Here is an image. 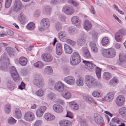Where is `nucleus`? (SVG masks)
Here are the masks:
<instances>
[{"instance_id":"nucleus-23","label":"nucleus","mask_w":126,"mask_h":126,"mask_svg":"<svg viewBox=\"0 0 126 126\" xmlns=\"http://www.w3.org/2000/svg\"><path fill=\"white\" fill-rule=\"evenodd\" d=\"M101 53L103 56L107 58H110V48L103 49L102 50Z\"/></svg>"},{"instance_id":"nucleus-12","label":"nucleus","mask_w":126,"mask_h":126,"mask_svg":"<svg viewBox=\"0 0 126 126\" xmlns=\"http://www.w3.org/2000/svg\"><path fill=\"white\" fill-rule=\"evenodd\" d=\"M94 119L95 123L97 124H100L104 123L103 118L98 113H95L94 114Z\"/></svg>"},{"instance_id":"nucleus-1","label":"nucleus","mask_w":126,"mask_h":126,"mask_svg":"<svg viewBox=\"0 0 126 126\" xmlns=\"http://www.w3.org/2000/svg\"><path fill=\"white\" fill-rule=\"evenodd\" d=\"M85 81L86 85L89 88H96L102 86L101 83L91 75H86L85 78Z\"/></svg>"},{"instance_id":"nucleus-4","label":"nucleus","mask_w":126,"mask_h":126,"mask_svg":"<svg viewBox=\"0 0 126 126\" xmlns=\"http://www.w3.org/2000/svg\"><path fill=\"white\" fill-rule=\"evenodd\" d=\"M9 63V59L7 57L1 59L0 58V66L2 70L6 71L8 68V65Z\"/></svg>"},{"instance_id":"nucleus-54","label":"nucleus","mask_w":126,"mask_h":126,"mask_svg":"<svg viewBox=\"0 0 126 126\" xmlns=\"http://www.w3.org/2000/svg\"><path fill=\"white\" fill-rule=\"evenodd\" d=\"M55 96V94L52 92H51L48 94L47 95V98L50 100H51L54 98Z\"/></svg>"},{"instance_id":"nucleus-39","label":"nucleus","mask_w":126,"mask_h":126,"mask_svg":"<svg viewBox=\"0 0 126 126\" xmlns=\"http://www.w3.org/2000/svg\"><path fill=\"white\" fill-rule=\"evenodd\" d=\"M62 96L66 99L70 98L71 96V94L70 92L67 91H64L62 94Z\"/></svg>"},{"instance_id":"nucleus-20","label":"nucleus","mask_w":126,"mask_h":126,"mask_svg":"<svg viewBox=\"0 0 126 126\" xmlns=\"http://www.w3.org/2000/svg\"><path fill=\"white\" fill-rule=\"evenodd\" d=\"M18 19L20 23L23 24L27 21V19L23 13L21 12L18 15Z\"/></svg>"},{"instance_id":"nucleus-22","label":"nucleus","mask_w":126,"mask_h":126,"mask_svg":"<svg viewBox=\"0 0 126 126\" xmlns=\"http://www.w3.org/2000/svg\"><path fill=\"white\" fill-rule=\"evenodd\" d=\"M62 44L58 43L56 45V52L58 55H61L62 53Z\"/></svg>"},{"instance_id":"nucleus-36","label":"nucleus","mask_w":126,"mask_h":126,"mask_svg":"<svg viewBox=\"0 0 126 126\" xmlns=\"http://www.w3.org/2000/svg\"><path fill=\"white\" fill-rule=\"evenodd\" d=\"M7 85L8 88L10 90L12 91L14 89V84L12 81H9L7 82Z\"/></svg>"},{"instance_id":"nucleus-52","label":"nucleus","mask_w":126,"mask_h":126,"mask_svg":"<svg viewBox=\"0 0 126 126\" xmlns=\"http://www.w3.org/2000/svg\"><path fill=\"white\" fill-rule=\"evenodd\" d=\"M68 31L71 34H74L76 32V28L73 27H70L69 28Z\"/></svg>"},{"instance_id":"nucleus-6","label":"nucleus","mask_w":126,"mask_h":126,"mask_svg":"<svg viewBox=\"0 0 126 126\" xmlns=\"http://www.w3.org/2000/svg\"><path fill=\"white\" fill-rule=\"evenodd\" d=\"M50 24V21L48 18H44L43 19L41 22V28L39 29V30L42 31L44 29L48 28Z\"/></svg>"},{"instance_id":"nucleus-45","label":"nucleus","mask_w":126,"mask_h":126,"mask_svg":"<svg viewBox=\"0 0 126 126\" xmlns=\"http://www.w3.org/2000/svg\"><path fill=\"white\" fill-rule=\"evenodd\" d=\"M77 85L78 86H81L83 85V79L80 78L77 79L76 81Z\"/></svg>"},{"instance_id":"nucleus-42","label":"nucleus","mask_w":126,"mask_h":126,"mask_svg":"<svg viewBox=\"0 0 126 126\" xmlns=\"http://www.w3.org/2000/svg\"><path fill=\"white\" fill-rule=\"evenodd\" d=\"M118 82V80L117 78L114 77L111 80V86L114 87L115 86Z\"/></svg>"},{"instance_id":"nucleus-7","label":"nucleus","mask_w":126,"mask_h":126,"mask_svg":"<svg viewBox=\"0 0 126 126\" xmlns=\"http://www.w3.org/2000/svg\"><path fill=\"white\" fill-rule=\"evenodd\" d=\"M22 4L20 0H15L14 3L13 10L16 13L20 11L21 8Z\"/></svg>"},{"instance_id":"nucleus-59","label":"nucleus","mask_w":126,"mask_h":126,"mask_svg":"<svg viewBox=\"0 0 126 126\" xmlns=\"http://www.w3.org/2000/svg\"><path fill=\"white\" fill-rule=\"evenodd\" d=\"M121 120H119L117 117H114L112 119V121L113 123H116L118 124H120L121 122Z\"/></svg>"},{"instance_id":"nucleus-8","label":"nucleus","mask_w":126,"mask_h":126,"mask_svg":"<svg viewBox=\"0 0 126 126\" xmlns=\"http://www.w3.org/2000/svg\"><path fill=\"white\" fill-rule=\"evenodd\" d=\"M63 11L66 14L70 15L74 12L73 8L70 6H65L63 8Z\"/></svg>"},{"instance_id":"nucleus-24","label":"nucleus","mask_w":126,"mask_h":126,"mask_svg":"<svg viewBox=\"0 0 126 126\" xmlns=\"http://www.w3.org/2000/svg\"><path fill=\"white\" fill-rule=\"evenodd\" d=\"M85 41V38L84 36H81L78 39V45L79 46H82L84 44Z\"/></svg>"},{"instance_id":"nucleus-21","label":"nucleus","mask_w":126,"mask_h":126,"mask_svg":"<svg viewBox=\"0 0 126 126\" xmlns=\"http://www.w3.org/2000/svg\"><path fill=\"white\" fill-rule=\"evenodd\" d=\"M53 109L54 111L58 113L62 112L63 110L62 107L58 104L54 105L53 106Z\"/></svg>"},{"instance_id":"nucleus-16","label":"nucleus","mask_w":126,"mask_h":126,"mask_svg":"<svg viewBox=\"0 0 126 126\" xmlns=\"http://www.w3.org/2000/svg\"><path fill=\"white\" fill-rule=\"evenodd\" d=\"M47 109L46 107L44 106L40 107L36 111V114L37 117H41L43 114L44 111Z\"/></svg>"},{"instance_id":"nucleus-50","label":"nucleus","mask_w":126,"mask_h":126,"mask_svg":"<svg viewBox=\"0 0 126 126\" xmlns=\"http://www.w3.org/2000/svg\"><path fill=\"white\" fill-rule=\"evenodd\" d=\"M109 41L108 37H105L102 39L101 41V43L103 46L106 45L109 43Z\"/></svg>"},{"instance_id":"nucleus-40","label":"nucleus","mask_w":126,"mask_h":126,"mask_svg":"<svg viewBox=\"0 0 126 126\" xmlns=\"http://www.w3.org/2000/svg\"><path fill=\"white\" fill-rule=\"evenodd\" d=\"M14 116L17 119H19L21 117V111L18 108H16L15 110V114Z\"/></svg>"},{"instance_id":"nucleus-48","label":"nucleus","mask_w":126,"mask_h":126,"mask_svg":"<svg viewBox=\"0 0 126 126\" xmlns=\"http://www.w3.org/2000/svg\"><path fill=\"white\" fill-rule=\"evenodd\" d=\"M56 29L58 31L61 30L62 29V26L61 24L59 22H56L55 24Z\"/></svg>"},{"instance_id":"nucleus-10","label":"nucleus","mask_w":126,"mask_h":126,"mask_svg":"<svg viewBox=\"0 0 126 126\" xmlns=\"http://www.w3.org/2000/svg\"><path fill=\"white\" fill-rule=\"evenodd\" d=\"M41 57L43 60L47 62H51L53 60L52 56L49 53H44L42 55Z\"/></svg>"},{"instance_id":"nucleus-3","label":"nucleus","mask_w":126,"mask_h":126,"mask_svg":"<svg viewBox=\"0 0 126 126\" xmlns=\"http://www.w3.org/2000/svg\"><path fill=\"white\" fill-rule=\"evenodd\" d=\"M33 83L35 85L40 88H43L44 85L42 78L41 76L38 75H35Z\"/></svg>"},{"instance_id":"nucleus-49","label":"nucleus","mask_w":126,"mask_h":126,"mask_svg":"<svg viewBox=\"0 0 126 126\" xmlns=\"http://www.w3.org/2000/svg\"><path fill=\"white\" fill-rule=\"evenodd\" d=\"M44 94V91L41 89H39L35 93V94L38 96L41 97Z\"/></svg>"},{"instance_id":"nucleus-56","label":"nucleus","mask_w":126,"mask_h":126,"mask_svg":"<svg viewBox=\"0 0 126 126\" xmlns=\"http://www.w3.org/2000/svg\"><path fill=\"white\" fill-rule=\"evenodd\" d=\"M104 78L107 80L109 79L110 78V74L107 72H104L103 75Z\"/></svg>"},{"instance_id":"nucleus-11","label":"nucleus","mask_w":126,"mask_h":126,"mask_svg":"<svg viewBox=\"0 0 126 126\" xmlns=\"http://www.w3.org/2000/svg\"><path fill=\"white\" fill-rule=\"evenodd\" d=\"M24 118L27 121H32L34 119V115L32 112H28L25 113L24 115Z\"/></svg>"},{"instance_id":"nucleus-25","label":"nucleus","mask_w":126,"mask_h":126,"mask_svg":"<svg viewBox=\"0 0 126 126\" xmlns=\"http://www.w3.org/2000/svg\"><path fill=\"white\" fill-rule=\"evenodd\" d=\"M59 124L61 126H70L71 122L69 121L63 120L60 121Z\"/></svg>"},{"instance_id":"nucleus-19","label":"nucleus","mask_w":126,"mask_h":126,"mask_svg":"<svg viewBox=\"0 0 126 126\" xmlns=\"http://www.w3.org/2000/svg\"><path fill=\"white\" fill-rule=\"evenodd\" d=\"M83 27L85 30L88 31L91 30L92 25L91 22L87 19L85 20L83 24Z\"/></svg>"},{"instance_id":"nucleus-28","label":"nucleus","mask_w":126,"mask_h":126,"mask_svg":"<svg viewBox=\"0 0 126 126\" xmlns=\"http://www.w3.org/2000/svg\"><path fill=\"white\" fill-rule=\"evenodd\" d=\"M82 50L84 53V57L86 58H89L91 57V55L87 48L84 47L82 48Z\"/></svg>"},{"instance_id":"nucleus-33","label":"nucleus","mask_w":126,"mask_h":126,"mask_svg":"<svg viewBox=\"0 0 126 126\" xmlns=\"http://www.w3.org/2000/svg\"><path fill=\"white\" fill-rule=\"evenodd\" d=\"M44 117L45 119L48 121H51L55 118V117L54 115H51L48 113L45 114Z\"/></svg>"},{"instance_id":"nucleus-30","label":"nucleus","mask_w":126,"mask_h":126,"mask_svg":"<svg viewBox=\"0 0 126 126\" xmlns=\"http://www.w3.org/2000/svg\"><path fill=\"white\" fill-rule=\"evenodd\" d=\"M64 47L65 52L67 54H70L73 51L72 49L67 44H65L64 45Z\"/></svg>"},{"instance_id":"nucleus-14","label":"nucleus","mask_w":126,"mask_h":126,"mask_svg":"<svg viewBox=\"0 0 126 126\" xmlns=\"http://www.w3.org/2000/svg\"><path fill=\"white\" fill-rule=\"evenodd\" d=\"M58 36L59 39L63 42H65L67 38V34L64 31L59 32L58 34Z\"/></svg>"},{"instance_id":"nucleus-43","label":"nucleus","mask_w":126,"mask_h":126,"mask_svg":"<svg viewBox=\"0 0 126 126\" xmlns=\"http://www.w3.org/2000/svg\"><path fill=\"white\" fill-rule=\"evenodd\" d=\"M27 28L29 30H32L35 28V24L32 22L29 23L27 26Z\"/></svg>"},{"instance_id":"nucleus-5","label":"nucleus","mask_w":126,"mask_h":126,"mask_svg":"<svg viewBox=\"0 0 126 126\" xmlns=\"http://www.w3.org/2000/svg\"><path fill=\"white\" fill-rule=\"evenodd\" d=\"M10 73L13 79L15 82H18L19 80V75L15 68L12 66L10 68Z\"/></svg>"},{"instance_id":"nucleus-35","label":"nucleus","mask_w":126,"mask_h":126,"mask_svg":"<svg viewBox=\"0 0 126 126\" xmlns=\"http://www.w3.org/2000/svg\"><path fill=\"white\" fill-rule=\"evenodd\" d=\"M126 61L125 57L123 56L119 55V59L118 61V64H122L125 63Z\"/></svg>"},{"instance_id":"nucleus-27","label":"nucleus","mask_w":126,"mask_h":126,"mask_svg":"<svg viewBox=\"0 0 126 126\" xmlns=\"http://www.w3.org/2000/svg\"><path fill=\"white\" fill-rule=\"evenodd\" d=\"M69 106L71 107V109L73 110H76L79 108V105L74 102H70L69 103Z\"/></svg>"},{"instance_id":"nucleus-46","label":"nucleus","mask_w":126,"mask_h":126,"mask_svg":"<svg viewBox=\"0 0 126 126\" xmlns=\"http://www.w3.org/2000/svg\"><path fill=\"white\" fill-rule=\"evenodd\" d=\"M44 64L41 61H39L34 64V66L37 68H41L43 67Z\"/></svg>"},{"instance_id":"nucleus-55","label":"nucleus","mask_w":126,"mask_h":126,"mask_svg":"<svg viewBox=\"0 0 126 126\" xmlns=\"http://www.w3.org/2000/svg\"><path fill=\"white\" fill-rule=\"evenodd\" d=\"M12 0H5V7L6 8H9L11 6Z\"/></svg>"},{"instance_id":"nucleus-29","label":"nucleus","mask_w":126,"mask_h":126,"mask_svg":"<svg viewBox=\"0 0 126 126\" xmlns=\"http://www.w3.org/2000/svg\"><path fill=\"white\" fill-rule=\"evenodd\" d=\"M18 62L19 64L22 66H25L27 62V59L24 57H21L19 59Z\"/></svg>"},{"instance_id":"nucleus-18","label":"nucleus","mask_w":126,"mask_h":126,"mask_svg":"<svg viewBox=\"0 0 126 126\" xmlns=\"http://www.w3.org/2000/svg\"><path fill=\"white\" fill-rule=\"evenodd\" d=\"M72 23L76 26H79L81 24V22L79 17L77 16H74L71 19Z\"/></svg>"},{"instance_id":"nucleus-15","label":"nucleus","mask_w":126,"mask_h":126,"mask_svg":"<svg viewBox=\"0 0 126 126\" xmlns=\"http://www.w3.org/2000/svg\"><path fill=\"white\" fill-rule=\"evenodd\" d=\"M55 89L59 92H62L64 90V86L63 84L60 82H57L54 85Z\"/></svg>"},{"instance_id":"nucleus-26","label":"nucleus","mask_w":126,"mask_h":126,"mask_svg":"<svg viewBox=\"0 0 126 126\" xmlns=\"http://www.w3.org/2000/svg\"><path fill=\"white\" fill-rule=\"evenodd\" d=\"M69 106L71 107V109L73 110H76L79 108V105L74 102H70L69 103Z\"/></svg>"},{"instance_id":"nucleus-38","label":"nucleus","mask_w":126,"mask_h":126,"mask_svg":"<svg viewBox=\"0 0 126 126\" xmlns=\"http://www.w3.org/2000/svg\"><path fill=\"white\" fill-rule=\"evenodd\" d=\"M44 72L45 73L48 75H51L52 74L53 71L51 67L48 66L45 69Z\"/></svg>"},{"instance_id":"nucleus-58","label":"nucleus","mask_w":126,"mask_h":126,"mask_svg":"<svg viewBox=\"0 0 126 126\" xmlns=\"http://www.w3.org/2000/svg\"><path fill=\"white\" fill-rule=\"evenodd\" d=\"M65 42H66L67 43L72 46H74L76 43L75 42L68 39L67 38V40H66Z\"/></svg>"},{"instance_id":"nucleus-31","label":"nucleus","mask_w":126,"mask_h":126,"mask_svg":"<svg viewBox=\"0 0 126 126\" xmlns=\"http://www.w3.org/2000/svg\"><path fill=\"white\" fill-rule=\"evenodd\" d=\"M115 39L117 42H120L122 40L123 38V36L117 32L114 35Z\"/></svg>"},{"instance_id":"nucleus-62","label":"nucleus","mask_w":126,"mask_h":126,"mask_svg":"<svg viewBox=\"0 0 126 126\" xmlns=\"http://www.w3.org/2000/svg\"><path fill=\"white\" fill-rule=\"evenodd\" d=\"M59 0H51L50 3L51 5L54 6L57 4L58 3Z\"/></svg>"},{"instance_id":"nucleus-9","label":"nucleus","mask_w":126,"mask_h":126,"mask_svg":"<svg viewBox=\"0 0 126 126\" xmlns=\"http://www.w3.org/2000/svg\"><path fill=\"white\" fill-rule=\"evenodd\" d=\"M125 100V98L124 96L122 95H120L116 98V102L117 106L120 107L124 104Z\"/></svg>"},{"instance_id":"nucleus-44","label":"nucleus","mask_w":126,"mask_h":126,"mask_svg":"<svg viewBox=\"0 0 126 126\" xmlns=\"http://www.w3.org/2000/svg\"><path fill=\"white\" fill-rule=\"evenodd\" d=\"M92 94L95 97H101L102 95L101 92L95 91L93 92Z\"/></svg>"},{"instance_id":"nucleus-47","label":"nucleus","mask_w":126,"mask_h":126,"mask_svg":"<svg viewBox=\"0 0 126 126\" xmlns=\"http://www.w3.org/2000/svg\"><path fill=\"white\" fill-rule=\"evenodd\" d=\"M95 68L96 69V73L97 76L98 78H100L101 77V69L99 67L96 66Z\"/></svg>"},{"instance_id":"nucleus-13","label":"nucleus","mask_w":126,"mask_h":126,"mask_svg":"<svg viewBox=\"0 0 126 126\" xmlns=\"http://www.w3.org/2000/svg\"><path fill=\"white\" fill-rule=\"evenodd\" d=\"M64 81L67 84L73 85L75 83V79L74 77L72 76H68L64 79Z\"/></svg>"},{"instance_id":"nucleus-32","label":"nucleus","mask_w":126,"mask_h":126,"mask_svg":"<svg viewBox=\"0 0 126 126\" xmlns=\"http://www.w3.org/2000/svg\"><path fill=\"white\" fill-rule=\"evenodd\" d=\"M4 112L6 114H9L11 112V106L9 104H7L5 105L4 107Z\"/></svg>"},{"instance_id":"nucleus-51","label":"nucleus","mask_w":126,"mask_h":126,"mask_svg":"<svg viewBox=\"0 0 126 126\" xmlns=\"http://www.w3.org/2000/svg\"><path fill=\"white\" fill-rule=\"evenodd\" d=\"M67 2L72 4L75 7H77L79 5V3L74 0H68Z\"/></svg>"},{"instance_id":"nucleus-37","label":"nucleus","mask_w":126,"mask_h":126,"mask_svg":"<svg viewBox=\"0 0 126 126\" xmlns=\"http://www.w3.org/2000/svg\"><path fill=\"white\" fill-rule=\"evenodd\" d=\"M6 50L11 57H12L14 56L15 51H14L13 48L11 47H7L6 48Z\"/></svg>"},{"instance_id":"nucleus-34","label":"nucleus","mask_w":126,"mask_h":126,"mask_svg":"<svg viewBox=\"0 0 126 126\" xmlns=\"http://www.w3.org/2000/svg\"><path fill=\"white\" fill-rule=\"evenodd\" d=\"M51 9V7L49 6H45L43 10V13L44 14H49L50 13Z\"/></svg>"},{"instance_id":"nucleus-63","label":"nucleus","mask_w":126,"mask_h":126,"mask_svg":"<svg viewBox=\"0 0 126 126\" xmlns=\"http://www.w3.org/2000/svg\"><path fill=\"white\" fill-rule=\"evenodd\" d=\"M59 19L62 22H64L65 21V17L63 15H61L59 16Z\"/></svg>"},{"instance_id":"nucleus-17","label":"nucleus","mask_w":126,"mask_h":126,"mask_svg":"<svg viewBox=\"0 0 126 126\" xmlns=\"http://www.w3.org/2000/svg\"><path fill=\"white\" fill-rule=\"evenodd\" d=\"M83 62L86 65V68L90 70L96 67V65L89 61L83 60Z\"/></svg>"},{"instance_id":"nucleus-60","label":"nucleus","mask_w":126,"mask_h":126,"mask_svg":"<svg viewBox=\"0 0 126 126\" xmlns=\"http://www.w3.org/2000/svg\"><path fill=\"white\" fill-rule=\"evenodd\" d=\"M116 52L115 49L111 48V58L114 57L116 55Z\"/></svg>"},{"instance_id":"nucleus-61","label":"nucleus","mask_w":126,"mask_h":126,"mask_svg":"<svg viewBox=\"0 0 126 126\" xmlns=\"http://www.w3.org/2000/svg\"><path fill=\"white\" fill-rule=\"evenodd\" d=\"M79 121L80 122L81 126H87V124L85 119L80 118L79 119Z\"/></svg>"},{"instance_id":"nucleus-57","label":"nucleus","mask_w":126,"mask_h":126,"mask_svg":"<svg viewBox=\"0 0 126 126\" xmlns=\"http://www.w3.org/2000/svg\"><path fill=\"white\" fill-rule=\"evenodd\" d=\"M122 36L125 35H126V30L124 29H122L118 31H117Z\"/></svg>"},{"instance_id":"nucleus-64","label":"nucleus","mask_w":126,"mask_h":126,"mask_svg":"<svg viewBox=\"0 0 126 126\" xmlns=\"http://www.w3.org/2000/svg\"><path fill=\"white\" fill-rule=\"evenodd\" d=\"M25 83L23 82H22L21 83L20 85L19 86L18 88L20 90H22L25 88Z\"/></svg>"},{"instance_id":"nucleus-2","label":"nucleus","mask_w":126,"mask_h":126,"mask_svg":"<svg viewBox=\"0 0 126 126\" xmlns=\"http://www.w3.org/2000/svg\"><path fill=\"white\" fill-rule=\"evenodd\" d=\"M81 61V58L78 53L74 52L71 54L70 58V63L71 65H76L79 64Z\"/></svg>"},{"instance_id":"nucleus-41","label":"nucleus","mask_w":126,"mask_h":126,"mask_svg":"<svg viewBox=\"0 0 126 126\" xmlns=\"http://www.w3.org/2000/svg\"><path fill=\"white\" fill-rule=\"evenodd\" d=\"M119 112L122 116H126V110L125 107H122L120 109Z\"/></svg>"},{"instance_id":"nucleus-53","label":"nucleus","mask_w":126,"mask_h":126,"mask_svg":"<svg viewBox=\"0 0 126 126\" xmlns=\"http://www.w3.org/2000/svg\"><path fill=\"white\" fill-rule=\"evenodd\" d=\"M8 122L9 124H14L16 123V120L13 117H11L8 119Z\"/></svg>"}]
</instances>
